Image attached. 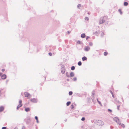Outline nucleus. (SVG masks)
<instances>
[{
	"label": "nucleus",
	"mask_w": 129,
	"mask_h": 129,
	"mask_svg": "<svg viewBox=\"0 0 129 129\" xmlns=\"http://www.w3.org/2000/svg\"><path fill=\"white\" fill-rule=\"evenodd\" d=\"M92 123H94L99 125H102L104 124V123L103 121L100 120L94 119L91 121Z\"/></svg>",
	"instance_id": "obj_1"
},
{
	"label": "nucleus",
	"mask_w": 129,
	"mask_h": 129,
	"mask_svg": "<svg viewBox=\"0 0 129 129\" xmlns=\"http://www.w3.org/2000/svg\"><path fill=\"white\" fill-rule=\"evenodd\" d=\"M113 120L116 122L118 124L120 123V121L117 117H115L113 118Z\"/></svg>",
	"instance_id": "obj_2"
},
{
	"label": "nucleus",
	"mask_w": 129,
	"mask_h": 129,
	"mask_svg": "<svg viewBox=\"0 0 129 129\" xmlns=\"http://www.w3.org/2000/svg\"><path fill=\"white\" fill-rule=\"evenodd\" d=\"M104 17H101L100 19L99 20V23L100 24H102L104 23L105 21L103 19Z\"/></svg>",
	"instance_id": "obj_3"
},
{
	"label": "nucleus",
	"mask_w": 129,
	"mask_h": 129,
	"mask_svg": "<svg viewBox=\"0 0 129 129\" xmlns=\"http://www.w3.org/2000/svg\"><path fill=\"white\" fill-rule=\"evenodd\" d=\"M90 47L87 46H85L84 48V50L86 52H87L89 51L90 50Z\"/></svg>",
	"instance_id": "obj_4"
},
{
	"label": "nucleus",
	"mask_w": 129,
	"mask_h": 129,
	"mask_svg": "<svg viewBox=\"0 0 129 129\" xmlns=\"http://www.w3.org/2000/svg\"><path fill=\"white\" fill-rule=\"evenodd\" d=\"M24 95L25 97H27L28 98H30L31 97L30 94L27 92L24 93Z\"/></svg>",
	"instance_id": "obj_5"
},
{
	"label": "nucleus",
	"mask_w": 129,
	"mask_h": 129,
	"mask_svg": "<svg viewBox=\"0 0 129 129\" xmlns=\"http://www.w3.org/2000/svg\"><path fill=\"white\" fill-rule=\"evenodd\" d=\"M30 101L33 103H37L38 101V99L36 98H33L30 99Z\"/></svg>",
	"instance_id": "obj_6"
},
{
	"label": "nucleus",
	"mask_w": 129,
	"mask_h": 129,
	"mask_svg": "<svg viewBox=\"0 0 129 129\" xmlns=\"http://www.w3.org/2000/svg\"><path fill=\"white\" fill-rule=\"evenodd\" d=\"M7 77V76L5 74H3L1 76V78L2 79H5Z\"/></svg>",
	"instance_id": "obj_7"
},
{
	"label": "nucleus",
	"mask_w": 129,
	"mask_h": 129,
	"mask_svg": "<svg viewBox=\"0 0 129 129\" xmlns=\"http://www.w3.org/2000/svg\"><path fill=\"white\" fill-rule=\"evenodd\" d=\"M4 109V108L3 106H1L0 107V112L3 111Z\"/></svg>",
	"instance_id": "obj_8"
},
{
	"label": "nucleus",
	"mask_w": 129,
	"mask_h": 129,
	"mask_svg": "<svg viewBox=\"0 0 129 129\" xmlns=\"http://www.w3.org/2000/svg\"><path fill=\"white\" fill-rule=\"evenodd\" d=\"M65 69L64 68H62L61 70V72L62 74H64L65 73Z\"/></svg>",
	"instance_id": "obj_9"
},
{
	"label": "nucleus",
	"mask_w": 129,
	"mask_h": 129,
	"mask_svg": "<svg viewBox=\"0 0 129 129\" xmlns=\"http://www.w3.org/2000/svg\"><path fill=\"white\" fill-rule=\"evenodd\" d=\"M74 73L73 72H71L70 74V77H73L74 76Z\"/></svg>",
	"instance_id": "obj_10"
},
{
	"label": "nucleus",
	"mask_w": 129,
	"mask_h": 129,
	"mask_svg": "<svg viewBox=\"0 0 129 129\" xmlns=\"http://www.w3.org/2000/svg\"><path fill=\"white\" fill-rule=\"evenodd\" d=\"M30 120L29 118H28L27 119V121L26 122V123L27 124H29L30 122Z\"/></svg>",
	"instance_id": "obj_11"
},
{
	"label": "nucleus",
	"mask_w": 129,
	"mask_h": 129,
	"mask_svg": "<svg viewBox=\"0 0 129 129\" xmlns=\"http://www.w3.org/2000/svg\"><path fill=\"white\" fill-rule=\"evenodd\" d=\"M82 59L83 61H84L87 60V58L85 56H84L82 57Z\"/></svg>",
	"instance_id": "obj_12"
},
{
	"label": "nucleus",
	"mask_w": 129,
	"mask_h": 129,
	"mask_svg": "<svg viewBox=\"0 0 129 129\" xmlns=\"http://www.w3.org/2000/svg\"><path fill=\"white\" fill-rule=\"evenodd\" d=\"M25 110L26 112H27L28 111H30V109L29 108H25Z\"/></svg>",
	"instance_id": "obj_13"
},
{
	"label": "nucleus",
	"mask_w": 129,
	"mask_h": 129,
	"mask_svg": "<svg viewBox=\"0 0 129 129\" xmlns=\"http://www.w3.org/2000/svg\"><path fill=\"white\" fill-rule=\"evenodd\" d=\"M85 34H82L81 35V37L82 38H84L85 37Z\"/></svg>",
	"instance_id": "obj_14"
},
{
	"label": "nucleus",
	"mask_w": 129,
	"mask_h": 129,
	"mask_svg": "<svg viewBox=\"0 0 129 129\" xmlns=\"http://www.w3.org/2000/svg\"><path fill=\"white\" fill-rule=\"evenodd\" d=\"M66 74L67 77H70V76L69 74V73L68 72H66Z\"/></svg>",
	"instance_id": "obj_15"
},
{
	"label": "nucleus",
	"mask_w": 129,
	"mask_h": 129,
	"mask_svg": "<svg viewBox=\"0 0 129 129\" xmlns=\"http://www.w3.org/2000/svg\"><path fill=\"white\" fill-rule=\"evenodd\" d=\"M110 92L111 93L112 95V97L113 98H115V97H114V95L113 93V92H112V91H111V90H110Z\"/></svg>",
	"instance_id": "obj_16"
},
{
	"label": "nucleus",
	"mask_w": 129,
	"mask_h": 129,
	"mask_svg": "<svg viewBox=\"0 0 129 129\" xmlns=\"http://www.w3.org/2000/svg\"><path fill=\"white\" fill-rule=\"evenodd\" d=\"M119 124L123 128H124L125 127V126L124 125L123 123H119Z\"/></svg>",
	"instance_id": "obj_17"
},
{
	"label": "nucleus",
	"mask_w": 129,
	"mask_h": 129,
	"mask_svg": "<svg viewBox=\"0 0 129 129\" xmlns=\"http://www.w3.org/2000/svg\"><path fill=\"white\" fill-rule=\"evenodd\" d=\"M128 5V3L126 2H125L124 3V5L125 6H127Z\"/></svg>",
	"instance_id": "obj_18"
},
{
	"label": "nucleus",
	"mask_w": 129,
	"mask_h": 129,
	"mask_svg": "<svg viewBox=\"0 0 129 129\" xmlns=\"http://www.w3.org/2000/svg\"><path fill=\"white\" fill-rule=\"evenodd\" d=\"M71 102H67L66 103V105L67 106H68L71 104Z\"/></svg>",
	"instance_id": "obj_19"
},
{
	"label": "nucleus",
	"mask_w": 129,
	"mask_h": 129,
	"mask_svg": "<svg viewBox=\"0 0 129 129\" xmlns=\"http://www.w3.org/2000/svg\"><path fill=\"white\" fill-rule=\"evenodd\" d=\"M75 67L74 66H72L71 67V69L72 70H74L75 69Z\"/></svg>",
	"instance_id": "obj_20"
},
{
	"label": "nucleus",
	"mask_w": 129,
	"mask_h": 129,
	"mask_svg": "<svg viewBox=\"0 0 129 129\" xmlns=\"http://www.w3.org/2000/svg\"><path fill=\"white\" fill-rule=\"evenodd\" d=\"M78 65L79 66H81L82 65V63L81 61H79L78 63Z\"/></svg>",
	"instance_id": "obj_21"
},
{
	"label": "nucleus",
	"mask_w": 129,
	"mask_h": 129,
	"mask_svg": "<svg viewBox=\"0 0 129 129\" xmlns=\"http://www.w3.org/2000/svg\"><path fill=\"white\" fill-rule=\"evenodd\" d=\"M77 7L78 9H80V8L81 7V5L80 4H79L77 5Z\"/></svg>",
	"instance_id": "obj_22"
},
{
	"label": "nucleus",
	"mask_w": 129,
	"mask_h": 129,
	"mask_svg": "<svg viewBox=\"0 0 129 129\" xmlns=\"http://www.w3.org/2000/svg\"><path fill=\"white\" fill-rule=\"evenodd\" d=\"M97 100L98 102L99 103V104L100 105L102 106V105L101 104V102L100 101H99V100H98V99L97 98Z\"/></svg>",
	"instance_id": "obj_23"
},
{
	"label": "nucleus",
	"mask_w": 129,
	"mask_h": 129,
	"mask_svg": "<svg viewBox=\"0 0 129 129\" xmlns=\"http://www.w3.org/2000/svg\"><path fill=\"white\" fill-rule=\"evenodd\" d=\"M118 11L120 13L121 15H122V13L121 11V9H119L118 10Z\"/></svg>",
	"instance_id": "obj_24"
},
{
	"label": "nucleus",
	"mask_w": 129,
	"mask_h": 129,
	"mask_svg": "<svg viewBox=\"0 0 129 129\" xmlns=\"http://www.w3.org/2000/svg\"><path fill=\"white\" fill-rule=\"evenodd\" d=\"M73 94V92L72 91H70L69 92V95H71Z\"/></svg>",
	"instance_id": "obj_25"
},
{
	"label": "nucleus",
	"mask_w": 129,
	"mask_h": 129,
	"mask_svg": "<svg viewBox=\"0 0 129 129\" xmlns=\"http://www.w3.org/2000/svg\"><path fill=\"white\" fill-rule=\"evenodd\" d=\"M108 54V53L107 52H105L104 53V55L105 56H106Z\"/></svg>",
	"instance_id": "obj_26"
},
{
	"label": "nucleus",
	"mask_w": 129,
	"mask_h": 129,
	"mask_svg": "<svg viewBox=\"0 0 129 129\" xmlns=\"http://www.w3.org/2000/svg\"><path fill=\"white\" fill-rule=\"evenodd\" d=\"M89 45L90 46H92L93 45V44L92 42H90L89 43Z\"/></svg>",
	"instance_id": "obj_27"
},
{
	"label": "nucleus",
	"mask_w": 129,
	"mask_h": 129,
	"mask_svg": "<svg viewBox=\"0 0 129 129\" xmlns=\"http://www.w3.org/2000/svg\"><path fill=\"white\" fill-rule=\"evenodd\" d=\"M22 104H19L18 105L17 107H18L19 108L20 107H21L22 106Z\"/></svg>",
	"instance_id": "obj_28"
},
{
	"label": "nucleus",
	"mask_w": 129,
	"mask_h": 129,
	"mask_svg": "<svg viewBox=\"0 0 129 129\" xmlns=\"http://www.w3.org/2000/svg\"><path fill=\"white\" fill-rule=\"evenodd\" d=\"M104 35V34L103 32H102L101 34V36L102 37H103Z\"/></svg>",
	"instance_id": "obj_29"
},
{
	"label": "nucleus",
	"mask_w": 129,
	"mask_h": 129,
	"mask_svg": "<svg viewBox=\"0 0 129 129\" xmlns=\"http://www.w3.org/2000/svg\"><path fill=\"white\" fill-rule=\"evenodd\" d=\"M85 20H87V21L88 20H89L88 17H86L85 18Z\"/></svg>",
	"instance_id": "obj_30"
},
{
	"label": "nucleus",
	"mask_w": 129,
	"mask_h": 129,
	"mask_svg": "<svg viewBox=\"0 0 129 129\" xmlns=\"http://www.w3.org/2000/svg\"><path fill=\"white\" fill-rule=\"evenodd\" d=\"M85 120V118L84 117H83L81 119V120L82 121H84Z\"/></svg>",
	"instance_id": "obj_31"
},
{
	"label": "nucleus",
	"mask_w": 129,
	"mask_h": 129,
	"mask_svg": "<svg viewBox=\"0 0 129 129\" xmlns=\"http://www.w3.org/2000/svg\"><path fill=\"white\" fill-rule=\"evenodd\" d=\"M77 79L76 77H74L73 78V80L74 81H76L77 80Z\"/></svg>",
	"instance_id": "obj_32"
},
{
	"label": "nucleus",
	"mask_w": 129,
	"mask_h": 129,
	"mask_svg": "<svg viewBox=\"0 0 129 129\" xmlns=\"http://www.w3.org/2000/svg\"><path fill=\"white\" fill-rule=\"evenodd\" d=\"M71 109H73L74 108V105H71Z\"/></svg>",
	"instance_id": "obj_33"
},
{
	"label": "nucleus",
	"mask_w": 129,
	"mask_h": 129,
	"mask_svg": "<svg viewBox=\"0 0 129 129\" xmlns=\"http://www.w3.org/2000/svg\"><path fill=\"white\" fill-rule=\"evenodd\" d=\"M108 112H111L112 111V110H111L110 109H108Z\"/></svg>",
	"instance_id": "obj_34"
},
{
	"label": "nucleus",
	"mask_w": 129,
	"mask_h": 129,
	"mask_svg": "<svg viewBox=\"0 0 129 129\" xmlns=\"http://www.w3.org/2000/svg\"><path fill=\"white\" fill-rule=\"evenodd\" d=\"M90 38V37H89V36H86V39L87 40V39H88L89 38Z\"/></svg>",
	"instance_id": "obj_35"
},
{
	"label": "nucleus",
	"mask_w": 129,
	"mask_h": 129,
	"mask_svg": "<svg viewBox=\"0 0 129 129\" xmlns=\"http://www.w3.org/2000/svg\"><path fill=\"white\" fill-rule=\"evenodd\" d=\"M22 102V101L21 100H19V104H21Z\"/></svg>",
	"instance_id": "obj_36"
},
{
	"label": "nucleus",
	"mask_w": 129,
	"mask_h": 129,
	"mask_svg": "<svg viewBox=\"0 0 129 129\" xmlns=\"http://www.w3.org/2000/svg\"><path fill=\"white\" fill-rule=\"evenodd\" d=\"M49 55L50 56H51L52 55V53H51V52H49Z\"/></svg>",
	"instance_id": "obj_37"
},
{
	"label": "nucleus",
	"mask_w": 129,
	"mask_h": 129,
	"mask_svg": "<svg viewBox=\"0 0 129 129\" xmlns=\"http://www.w3.org/2000/svg\"><path fill=\"white\" fill-rule=\"evenodd\" d=\"M120 106L119 105L117 106V109L118 110H119V108Z\"/></svg>",
	"instance_id": "obj_38"
},
{
	"label": "nucleus",
	"mask_w": 129,
	"mask_h": 129,
	"mask_svg": "<svg viewBox=\"0 0 129 129\" xmlns=\"http://www.w3.org/2000/svg\"><path fill=\"white\" fill-rule=\"evenodd\" d=\"M2 129H6V127H3L2 128Z\"/></svg>",
	"instance_id": "obj_39"
},
{
	"label": "nucleus",
	"mask_w": 129,
	"mask_h": 129,
	"mask_svg": "<svg viewBox=\"0 0 129 129\" xmlns=\"http://www.w3.org/2000/svg\"><path fill=\"white\" fill-rule=\"evenodd\" d=\"M35 118L36 120L38 119V117L37 116H36L35 117Z\"/></svg>",
	"instance_id": "obj_40"
},
{
	"label": "nucleus",
	"mask_w": 129,
	"mask_h": 129,
	"mask_svg": "<svg viewBox=\"0 0 129 129\" xmlns=\"http://www.w3.org/2000/svg\"><path fill=\"white\" fill-rule=\"evenodd\" d=\"M94 94V92L93 91L92 92V95H93V96Z\"/></svg>",
	"instance_id": "obj_41"
},
{
	"label": "nucleus",
	"mask_w": 129,
	"mask_h": 129,
	"mask_svg": "<svg viewBox=\"0 0 129 129\" xmlns=\"http://www.w3.org/2000/svg\"><path fill=\"white\" fill-rule=\"evenodd\" d=\"M77 43L78 44H80L81 41H78Z\"/></svg>",
	"instance_id": "obj_42"
},
{
	"label": "nucleus",
	"mask_w": 129,
	"mask_h": 129,
	"mask_svg": "<svg viewBox=\"0 0 129 129\" xmlns=\"http://www.w3.org/2000/svg\"><path fill=\"white\" fill-rule=\"evenodd\" d=\"M5 71V69H3L2 70V71L3 72H4Z\"/></svg>",
	"instance_id": "obj_43"
},
{
	"label": "nucleus",
	"mask_w": 129,
	"mask_h": 129,
	"mask_svg": "<svg viewBox=\"0 0 129 129\" xmlns=\"http://www.w3.org/2000/svg\"><path fill=\"white\" fill-rule=\"evenodd\" d=\"M110 128L111 129H113V126H110Z\"/></svg>",
	"instance_id": "obj_44"
},
{
	"label": "nucleus",
	"mask_w": 129,
	"mask_h": 129,
	"mask_svg": "<svg viewBox=\"0 0 129 129\" xmlns=\"http://www.w3.org/2000/svg\"><path fill=\"white\" fill-rule=\"evenodd\" d=\"M116 101L117 102V103H120V102L119 101Z\"/></svg>",
	"instance_id": "obj_45"
},
{
	"label": "nucleus",
	"mask_w": 129,
	"mask_h": 129,
	"mask_svg": "<svg viewBox=\"0 0 129 129\" xmlns=\"http://www.w3.org/2000/svg\"><path fill=\"white\" fill-rule=\"evenodd\" d=\"M37 122L38 123H39V121H38V120H37Z\"/></svg>",
	"instance_id": "obj_46"
},
{
	"label": "nucleus",
	"mask_w": 129,
	"mask_h": 129,
	"mask_svg": "<svg viewBox=\"0 0 129 129\" xmlns=\"http://www.w3.org/2000/svg\"><path fill=\"white\" fill-rule=\"evenodd\" d=\"M66 80L67 81H69V79H67Z\"/></svg>",
	"instance_id": "obj_47"
},
{
	"label": "nucleus",
	"mask_w": 129,
	"mask_h": 129,
	"mask_svg": "<svg viewBox=\"0 0 129 129\" xmlns=\"http://www.w3.org/2000/svg\"><path fill=\"white\" fill-rule=\"evenodd\" d=\"M67 32L69 34L70 33V32L69 31H68Z\"/></svg>",
	"instance_id": "obj_48"
},
{
	"label": "nucleus",
	"mask_w": 129,
	"mask_h": 129,
	"mask_svg": "<svg viewBox=\"0 0 129 129\" xmlns=\"http://www.w3.org/2000/svg\"><path fill=\"white\" fill-rule=\"evenodd\" d=\"M97 31L95 32V34H96V35H97Z\"/></svg>",
	"instance_id": "obj_49"
},
{
	"label": "nucleus",
	"mask_w": 129,
	"mask_h": 129,
	"mask_svg": "<svg viewBox=\"0 0 129 129\" xmlns=\"http://www.w3.org/2000/svg\"><path fill=\"white\" fill-rule=\"evenodd\" d=\"M2 73H1V72H0V76H1V75H2Z\"/></svg>",
	"instance_id": "obj_50"
},
{
	"label": "nucleus",
	"mask_w": 129,
	"mask_h": 129,
	"mask_svg": "<svg viewBox=\"0 0 129 129\" xmlns=\"http://www.w3.org/2000/svg\"><path fill=\"white\" fill-rule=\"evenodd\" d=\"M19 108H18V107H17V110H18L19 109Z\"/></svg>",
	"instance_id": "obj_51"
},
{
	"label": "nucleus",
	"mask_w": 129,
	"mask_h": 129,
	"mask_svg": "<svg viewBox=\"0 0 129 129\" xmlns=\"http://www.w3.org/2000/svg\"><path fill=\"white\" fill-rule=\"evenodd\" d=\"M8 80H7L6 81V83H7L8 82Z\"/></svg>",
	"instance_id": "obj_52"
},
{
	"label": "nucleus",
	"mask_w": 129,
	"mask_h": 129,
	"mask_svg": "<svg viewBox=\"0 0 129 129\" xmlns=\"http://www.w3.org/2000/svg\"><path fill=\"white\" fill-rule=\"evenodd\" d=\"M122 101L123 102V98H122Z\"/></svg>",
	"instance_id": "obj_53"
},
{
	"label": "nucleus",
	"mask_w": 129,
	"mask_h": 129,
	"mask_svg": "<svg viewBox=\"0 0 129 129\" xmlns=\"http://www.w3.org/2000/svg\"><path fill=\"white\" fill-rule=\"evenodd\" d=\"M88 14H89H89H89V12H88Z\"/></svg>",
	"instance_id": "obj_54"
}]
</instances>
